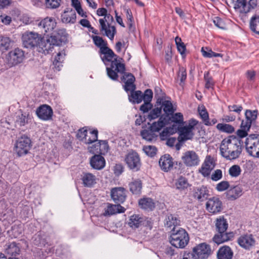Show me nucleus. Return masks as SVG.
Here are the masks:
<instances>
[{"instance_id": "obj_31", "label": "nucleus", "mask_w": 259, "mask_h": 259, "mask_svg": "<svg viewBox=\"0 0 259 259\" xmlns=\"http://www.w3.org/2000/svg\"><path fill=\"white\" fill-rule=\"evenodd\" d=\"M5 252L9 255L16 256L19 254L20 248L15 242H9L5 245Z\"/></svg>"}, {"instance_id": "obj_51", "label": "nucleus", "mask_w": 259, "mask_h": 259, "mask_svg": "<svg viewBox=\"0 0 259 259\" xmlns=\"http://www.w3.org/2000/svg\"><path fill=\"white\" fill-rule=\"evenodd\" d=\"M98 131L94 130L89 133L90 135H88L87 139L84 141V143L90 144L95 142L96 143L98 142Z\"/></svg>"}, {"instance_id": "obj_15", "label": "nucleus", "mask_w": 259, "mask_h": 259, "mask_svg": "<svg viewBox=\"0 0 259 259\" xmlns=\"http://www.w3.org/2000/svg\"><path fill=\"white\" fill-rule=\"evenodd\" d=\"M99 22L100 32L104 35L108 37L111 40H113L114 36L116 33L115 27L108 23H106L105 19H100Z\"/></svg>"}, {"instance_id": "obj_37", "label": "nucleus", "mask_w": 259, "mask_h": 259, "mask_svg": "<svg viewBox=\"0 0 259 259\" xmlns=\"http://www.w3.org/2000/svg\"><path fill=\"white\" fill-rule=\"evenodd\" d=\"M65 54L64 50L59 52L53 61V65L56 71H60L61 67H62V62L64 61Z\"/></svg>"}, {"instance_id": "obj_54", "label": "nucleus", "mask_w": 259, "mask_h": 259, "mask_svg": "<svg viewBox=\"0 0 259 259\" xmlns=\"http://www.w3.org/2000/svg\"><path fill=\"white\" fill-rule=\"evenodd\" d=\"M143 150L147 155L150 157L154 156L157 151L156 147L152 145L144 146Z\"/></svg>"}, {"instance_id": "obj_45", "label": "nucleus", "mask_w": 259, "mask_h": 259, "mask_svg": "<svg viewBox=\"0 0 259 259\" xmlns=\"http://www.w3.org/2000/svg\"><path fill=\"white\" fill-rule=\"evenodd\" d=\"M177 128L172 125V127H167L163 129L162 132L160 133L159 136L161 140H165L171 135L176 133Z\"/></svg>"}, {"instance_id": "obj_29", "label": "nucleus", "mask_w": 259, "mask_h": 259, "mask_svg": "<svg viewBox=\"0 0 259 259\" xmlns=\"http://www.w3.org/2000/svg\"><path fill=\"white\" fill-rule=\"evenodd\" d=\"M180 221L175 214H167L164 219V225L165 227L171 229L172 232L175 227L180 225Z\"/></svg>"}, {"instance_id": "obj_39", "label": "nucleus", "mask_w": 259, "mask_h": 259, "mask_svg": "<svg viewBox=\"0 0 259 259\" xmlns=\"http://www.w3.org/2000/svg\"><path fill=\"white\" fill-rule=\"evenodd\" d=\"M166 124V119L160 117L157 122H154L149 126L155 133L160 131Z\"/></svg>"}, {"instance_id": "obj_55", "label": "nucleus", "mask_w": 259, "mask_h": 259, "mask_svg": "<svg viewBox=\"0 0 259 259\" xmlns=\"http://www.w3.org/2000/svg\"><path fill=\"white\" fill-rule=\"evenodd\" d=\"M241 172L240 167L238 165H233L229 169V174L232 177L239 176Z\"/></svg>"}, {"instance_id": "obj_20", "label": "nucleus", "mask_w": 259, "mask_h": 259, "mask_svg": "<svg viewBox=\"0 0 259 259\" xmlns=\"http://www.w3.org/2000/svg\"><path fill=\"white\" fill-rule=\"evenodd\" d=\"M108 148V142L106 141H98L95 144L89 147L88 149L90 152L92 153L104 154L107 152Z\"/></svg>"}, {"instance_id": "obj_57", "label": "nucleus", "mask_w": 259, "mask_h": 259, "mask_svg": "<svg viewBox=\"0 0 259 259\" xmlns=\"http://www.w3.org/2000/svg\"><path fill=\"white\" fill-rule=\"evenodd\" d=\"M61 0H45L46 7L49 9H56L60 6Z\"/></svg>"}, {"instance_id": "obj_63", "label": "nucleus", "mask_w": 259, "mask_h": 259, "mask_svg": "<svg viewBox=\"0 0 259 259\" xmlns=\"http://www.w3.org/2000/svg\"><path fill=\"white\" fill-rule=\"evenodd\" d=\"M77 136L80 141L84 143V141L88 137V131L87 130H84V128L79 130L77 134Z\"/></svg>"}, {"instance_id": "obj_11", "label": "nucleus", "mask_w": 259, "mask_h": 259, "mask_svg": "<svg viewBox=\"0 0 259 259\" xmlns=\"http://www.w3.org/2000/svg\"><path fill=\"white\" fill-rule=\"evenodd\" d=\"M31 143V140L27 136L22 135L16 142L15 151L19 156L27 154L30 149Z\"/></svg>"}, {"instance_id": "obj_47", "label": "nucleus", "mask_w": 259, "mask_h": 259, "mask_svg": "<svg viewBox=\"0 0 259 259\" xmlns=\"http://www.w3.org/2000/svg\"><path fill=\"white\" fill-rule=\"evenodd\" d=\"M216 127L220 132L223 133L231 134L235 131V128L232 125L227 123H218Z\"/></svg>"}, {"instance_id": "obj_12", "label": "nucleus", "mask_w": 259, "mask_h": 259, "mask_svg": "<svg viewBox=\"0 0 259 259\" xmlns=\"http://www.w3.org/2000/svg\"><path fill=\"white\" fill-rule=\"evenodd\" d=\"M125 161L130 169L135 171L140 169L141 162L140 156L136 152H130L125 156Z\"/></svg>"}, {"instance_id": "obj_2", "label": "nucleus", "mask_w": 259, "mask_h": 259, "mask_svg": "<svg viewBox=\"0 0 259 259\" xmlns=\"http://www.w3.org/2000/svg\"><path fill=\"white\" fill-rule=\"evenodd\" d=\"M221 155L228 160L238 158L242 151L240 140L234 136L224 139L220 146Z\"/></svg>"}, {"instance_id": "obj_34", "label": "nucleus", "mask_w": 259, "mask_h": 259, "mask_svg": "<svg viewBox=\"0 0 259 259\" xmlns=\"http://www.w3.org/2000/svg\"><path fill=\"white\" fill-rule=\"evenodd\" d=\"M130 191L135 195H139L141 192L142 183L140 179L133 180L128 184Z\"/></svg>"}, {"instance_id": "obj_33", "label": "nucleus", "mask_w": 259, "mask_h": 259, "mask_svg": "<svg viewBox=\"0 0 259 259\" xmlns=\"http://www.w3.org/2000/svg\"><path fill=\"white\" fill-rule=\"evenodd\" d=\"M242 190L239 186L231 188L226 193L227 198L229 200H234L242 195Z\"/></svg>"}, {"instance_id": "obj_30", "label": "nucleus", "mask_w": 259, "mask_h": 259, "mask_svg": "<svg viewBox=\"0 0 259 259\" xmlns=\"http://www.w3.org/2000/svg\"><path fill=\"white\" fill-rule=\"evenodd\" d=\"M233 252L228 246H223L219 248L217 252L218 259H232Z\"/></svg>"}, {"instance_id": "obj_44", "label": "nucleus", "mask_w": 259, "mask_h": 259, "mask_svg": "<svg viewBox=\"0 0 259 259\" xmlns=\"http://www.w3.org/2000/svg\"><path fill=\"white\" fill-rule=\"evenodd\" d=\"M12 40L11 39L5 35H0V49L3 51H7L11 45Z\"/></svg>"}, {"instance_id": "obj_32", "label": "nucleus", "mask_w": 259, "mask_h": 259, "mask_svg": "<svg viewBox=\"0 0 259 259\" xmlns=\"http://www.w3.org/2000/svg\"><path fill=\"white\" fill-rule=\"evenodd\" d=\"M91 166L96 169H102L105 164V161L103 156L100 155H95L90 160Z\"/></svg>"}, {"instance_id": "obj_13", "label": "nucleus", "mask_w": 259, "mask_h": 259, "mask_svg": "<svg viewBox=\"0 0 259 259\" xmlns=\"http://www.w3.org/2000/svg\"><path fill=\"white\" fill-rule=\"evenodd\" d=\"M7 58L9 64L15 66L23 61L25 58L24 52L19 48H15L8 53Z\"/></svg>"}, {"instance_id": "obj_6", "label": "nucleus", "mask_w": 259, "mask_h": 259, "mask_svg": "<svg viewBox=\"0 0 259 259\" xmlns=\"http://www.w3.org/2000/svg\"><path fill=\"white\" fill-rule=\"evenodd\" d=\"M67 33L64 29H60L57 30L56 33L53 32V34L46 39V46H45L47 52L51 50L54 46H59L66 38Z\"/></svg>"}, {"instance_id": "obj_41", "label": "nucleus", "mask_w": 259, "mask_h": 259, "mask_svg": "<svg viewBox=\"0 0 259 259\" xmlns=\"http://www.w3.org/2000/svg\"><path fill=\"white\" fill-rule=\"evenodd\" d=\"M139 204L142 208L152 210L154 208V203L151 198H146L141 199L139 201Z\"/></svg>"}, {"instance_id": "obj_28", "label": "nucleus", "mask_w": 259, "mask_h": 259, "mask_svg": "<svg viewBox=\"0 0 259 259\" xmlns=\"http://www.w3.org/2000/svg\"><path fill=\"white\" fill-rule=\"evenodd\" d=\"M76 15L74 10L66 8L61 15V20L63 23H74L76 21Z\"/></svg>"}, {"instance_id": "obj_36", "label": "nucleus", "mask_w": 259, "mask_h": 259, "mask_svg": "<svg viewBox=\"0 0 259 259\" xmlns=\"http://www.w3.org/2000/svg\"><path fill=\"white\" fill-rule=\"evenodd\" d=\"M81 179L85 187H91L96 183V176L91 173L84 174Z\"/></svg>"}, {"instance_id": "obj_1", "label": "nucleus", "mask_w": 259, "mask_h": 259, "mask_svg": "<svg viewBox=\"0 0 259 259\" xmlns=\"http://www.w3.org/2000/svg\"><path fill=\"white\" fill-rule=\"evenodd\" d=\"M99 53L106 65L111 63L110 67H106L108 77L113 80H117L118 77L117 73H123L125 71V65L121 63L122 59L108 47L99 50Z\"/></svg>"}, {"instance_id": "obj_53", "label": "nucleus", "mask_w": 259, "mask_h": 259, "mask_svg": "<svg viewBox=\"0 0 259 259\" xmlns=\"http://www.w3.org/2000/svg\"><path fill=\"white\" fill-rule=\"evenodd\" d=\"M161 114V107H157L153 109L150 112L148 118L150 120H152L153 119H155L158 118Z\"/></svg>"}, {"instance_id": "obj_24", "label": "nucleus", "mask_w": 259, "mask_h": 259, "mask_svg": "<svg viewBox=\"0 0 259 259\" xmlns=\"http://www.w3.org/2000/svg\"><path fill=\"white\" fill-rule=\"evenodd\" d=\"M214 166L215 163L213 159L210 156H208L206 157L204 163L199 169V171L204 177H207L209 175L210 171L214 168Z\"/></svg>"}, {"instance_id": "obj_14", "label": "nucleus", "mask_w": 259, "mask_h": 259, "mask_svg": "<svg viewBox=\"0 0 259 259\" xmlns=\"http://www.w3.org/2000/svg\"><path fill=\"white\" fill-rule=\"evenodd\" d=\"M181 158L184 164L187 167L197 166L200 163L199 156L194 151L185 152L183 153Z\"/></svg>"}, {"instance_id": "obj_27", "label": "nucleus", "mask_w": 259, "mask_h": 259, "mask_svg": "<svg viewBox=\"0 0 259 259\" xmlns=\"http://www.w3.org/2000/svg\"><path fill=\"white\" fill-rule=\"evenodd\" d=\"M125 209L120 204H112L108 203L103 215L105 217L110 216L116 213H123Z\"/></svg>"}, {"instance_id": "obj_3", "label": "nucleus", "mask_w": 259, "mask_h": 259, "mask_svg": "<svg viewBox=\"0 0 259 259\" xmlns=\"http://www.w3.org/2000/svg\"><path fill=\"white\" fill-rule=\"evenodd\" d=\"M218 233L213 237V241L218 244L230 240L234 237L232 232H227L228 224L224 217H220L215 221Z\"/></svg>"}, {"instance_id": "obj_40", "label": "nucleus", "mask_w": 259, "mask_h": 259, "mask_svg": "<svg viewBox=\"0 0 259 259\" xmlns=\"http://www.w3.org/2000/svg\"><path fill=\"white\" fill-rule=\"evenodd\" d=\"M131 94L128 95L130 102L139 104L142 101V92L140 91H130Z\"/></svg>"}, {"instance_id": "obj_21", "label": "nucleus", "mask_w": 259, "mask_h": 259, "mask_svg": "<svg viewBox=\"0 0 259 259\" xmlns=\"http://www.w3.org/2000/svg\"><path fill=\"white\" fill-rule=\"evenodd\" d=\"M124 73L122 77L121 80L124 82V89L126 92L133 91L136 89V85L134 84L135 78L134 76L130 73Z\"/></svg>"}, {"instance_id": "obj_58", "label": "nucleus", "mask_w": 259, "mask_h": 259, "mask_svg": "<svg viewBox=\"0 0 259 259\" xmlns=\"http://www.w3.org/2000/svg\"><path fill=\"white\" fill-rule=\"evenodd\" d=\"M125 11L127 20V25L129 29H132L134 24V18L133 17L132 13L131 10L129 9H125Z\"/></svg>"}, {"instance_id": "obj_23", "label": "nucleus", "mask_w": 259, "mask_h": 259, "mask_svg": "<svg viewBox=\"0 0 259 259\" xmlns=\"http://www.w3.org/2000/svg\"><path fill=\"white\" fill-rule=\"evenodd\" d=\"M159 165L162 170L167 172L173 167V159L169 154H165L159 159Z\"/></svg>"}, {"instance_id": "obj_60", "label": "nucleus", "mask_w": 259, "mask_h": 259, "mask_svg": "<svg viewBox=\"0 0 259 259\" xmlns=\"http://www.w3.org/2000/svg\"><path fill=\"white\" fill-rule=\"evenodd\" d=\"M171 121L178 124H183V115L181 113H176L173 114L171 116Z\"/></svg>"}, {"instance_id": "obj_46", "label": "nucleus", "mask_w": 259, "mask_h": 259, "mask_svg": "<svg viewBox=\"0 0 259 259\" xmlns=\"http://www.w3.org/2000/svg\"><path fill=\"white\" fill-rule=\"evenodd\" d=\"M160 107H161V108H162L163 111L167 115L172 114L176 110V109L174 108L171 102L167 100L163 101Z\"/></svg>"}, {"instance_id": "obj_25", "label": "nucleus", "mask_w": 259, "mask_h": 259, "mask_svg": "<svg viewBox=\"0 0 259 259\" xmlns=\"http://www.w3.org/2000/svg\"><path fill=\"white\" fill-rule=\"evenodd\" d=\"M193 196L199 201H203L206 200L209 196V190L204 186L194 188Z\"/></svg>"}, {"instance_id": "obj_10", "label": "nucleus", "mask_w": 259, "mask_h": 259, "mask_svg": "<svg viewBox=\"0 0 259 259\" xmlns=\"http://www.w3.org/2000/svg\"><path fill=\"white\" fill-rule=\"evenodd\" d=\"M198 121L194 119L189 121L188 125L179 127L178 131L180 133L178 139L180 142H184L188 140H191L194 136L193 130L194 126L197 124Z\"/></svg>"}, {"instance_id": "obj_61", "label": "nucleus", "mask_w": 259, "mask_h": 259, "mask_svg": "<svg viewBox=\"0 0 259 259\" xmlns=\"http://www.w3.org/2000/svg\"><path fill=\"white\" fill-rule=\"evenodd\" d=\"M153 97V92L151 90H146L144 94H142V101L144 102H150Z\"/></svg>"}, {"instance_id": "obj_5", "label": "nucleus", "mask_w": 259, "mask_h": 259, "mask_svg": "<svg viewBox=\"0 0 259 259\" xmlns=\"http://www.w3.org/2000/svg\"><path fill=\"white\" fill-rule=\"evenodd\" d=\"M189 236L185 230L179 228L174 230L170 235V243L176 248H184L188 244Z\"/></svg>"}, {"instance_id": "obj_62", "label": "nucleus", "mask_w": 259, "mask_h": 259, "mask_svg": "<svg viewBox=\"0 0 259 259\" xmlns=\"http://www.w3.org/2000/svg\"><path fill=\"white\" fill-rule=\"evenodd\" d=\"M213 22L217 27L222 29H224L225 28V23L221 18L219 17H215L213 20Z\"/></svg>"}, {"instance_id": "obj_4", "label": "nucleus", "mask_w": 259, "mask_h": 259, "mask_svg": "<svg viewBox=\"0 0 259 259\" xmlns=\"http://www.w3.org/2000/svg\"><path fill=\"white\" fill-rule=\"evenodd\" d=\"M22 40L24 47L26 48H33L38 46L44 52L47 51L46 47L41 46V44L46 46V39H42L41 35L37 33L25 32L22 35Z\"/></svg>"}, {"instance_id": "obj_22", "label": "nucleus", "mask_w": 259, "mask_h": 259, "mask_svg": "<svg viewBox=\"0 0 259 259\" xmlns=\"http://www.w3.org/2000/svg\"><path fill=\"white\" fill-rule=\"evenodd\" d=\"M36 114L38 117L44 120H48L51 119L53 115V110L51 107L47 105L40 106L36 110Z\"/></svg>"}, {"instance_id": "obj_7", "label": "nucleus", "mask_w": 259, "mask_h": 259, "mask_svg": "<svg viewBox=\"0 0 259 259\" xmlns=\"http://www.w3.org/2000/svg\"><path fill=\"white\" fill-rule=\"evenodd\" d=\"M247 153L254 158H259V136L251 135L245 141Z\"/></svg>"}, {"instance_id": "obj_43", "label": "nucleus", "mask_w": 259, "mask_h": 259, "mask_svg": "<svg viewBox=\"0 0 259 259\" xmlns=\"http://www.w3.org/2000/svg\"><path fill=\"white\" fill-rule=\"evenodd\" d=\"M249 24L251 31L259 35V15L252 17Z\"/></svg>"}, {"instance_id": "obj_64", "label": "nucleus", "mask_w": 259, "mask_h": 259, "mask_svg": "<svg viewBox=\"0 0 259 259\" xmlns=\"http://www.w3.org/2000/svg\"><path fill=\"white\" fill-rule=\"evenodd\" d=\"M222 171L221 169H217L212 174L211 179L214 181H218L222 178Z\"/></svg>"}, {"instance_id": "obj_56", "label": "nucleus", "mask_w": 259, "mask_h": 259, "mask_svg": "<svg viewBox=\"0 0 259 259\" xmlns=\"http://www.w3.org/2000/svg\"><path fill=\"white\" fill-rule=\"evenodd\" d=\"M204 78L205 82V87L207 89L213 88L214 82L208 72L204 73Z\"/></svg>"}, {"instance_id": "obj_50", "label": "nucleus", "mask_w": 259, "mask_h": 259, "mask_svg": "<svg viewBox=\"0 0 259 259\" xmlns=\"http://www.w3.org/2000/svg\"><path fill=\"white\" fill-rule=\"evenodd\" d=\"M176 186L178 189L184 190L189 186V183L186 178L180 177L176 182Z\"/></svg>"}, {"instance_id": "obj_18", "label": "nucleus", "mask_w": 259, "mask_h": 259, "mask_svg": "<svg viewBox=\"0 0 259 259\" xmlns=\"http://www.w3.org/2000/svg\"><path fill=\"white\" fill-rule=\"evenodd\" d=\"M237 242L239 245L245 249H250L255 245V240L252 234H244L240 236Z\"/></svg>"}, {"instance_id": "obj_19", "label": "nucleus", "mask_w": 259, "mask_h": 259, "mask_svg": "<svg viewBox=\"0 0 259 259\" xmlns=\"http://www.w3.org/2000/svg\"><path fill=\"white\" fill-rule=\"evenodd\" d=\"M38 25L42 28L45 32L51 33L52 34L56 27L57 22L55 18L47 17L39 22Z\"/></svg>"}, {"instance_id": "obj_9", "label": "nucleus", "mask_w": 259, "mask_h": 259, "mask_svg": "<svg viewBox=\"0 0 259 259\" xmlns=\"http://www.w3.org/2000/svg\"><path fill=\"white\" fill-rule=\"evenodd\" d=\"M212 252L209 245L206 243H201L193 248L192 256L194 259H207Z\"/></svg>"}, {"instance_id": "obj_49", "label": "nucleus", "mask_w": 259, "mask_h": 259, "mask_svg": "<svg viewBox=\"0 0 259 259\" xmlns=\"http://www.w3.org/2000/svg\"><path fill=\"white\" fill-rule=\"evenodd\" d=\"M257 113L258 111L257 110H251L247 109L245 112V118L252 123L255 121L257 117Z\"/></svg>"}, {"instance_id": "obj_17", "label": "nucleus", "mask_w": 259, "mask_h": 259, "mask_svg": "<svg viewBox=\"0 0 259 259\" xmlns=\"http://www.w3.org/2000/svg\"><path fill=\"white\" fill-rule=\"evenodd\" d=\"M126 192L123 187H115L111 190V197L115 203H122L126 199Z\"/></svg>"}, {"instance_id": "obj_42", "label": "nucleus", "mask_w": 259, "mask_h": 259, "mask_svg": "<svg viewBox=\"0 0 259 259\" xmlns=\"http://www.w3.org/2000/svg\"><path fill=\"white\" fill-rule=\"evenodd\" d=\"M92 38L95 45L101 50L103 48L108 47V43L107 41L103 39V38L98 35H92Z\"/></svg>"}, {"instance_id": "obj_59", "label": "nucleus", "mask_w": 259, "mask_h": 259, "mask_svg": "<svg viewBox=\"0 0 259 259\" xmlns=\"http://www.w3.org/2000/svg\"><path fill=\"white\" fill-rule=\"evenodd\" d=\"M230 185L228 181H223L219 183L215 187V189L219 192H222L227 190Z\"/></svg>"}, {"instance_id": "obj_26", "label": "nucleus", "mask_w": 259, "mask_h": 259, "mask_svg": "<svg viewBox=\"0 0 259 259\" xmlns=\"http://www.w3.org/2000/svg\"><path fill=\"white\" fill-rule=\"evenodd\" d=\"M31 120V117L29 113H21L16 115L15 118V126L20 128L28 124Z\"/></svg>"}, {"instance_id": "obj_8", "label": "nucleus", "mask_w": 259, "mask_h": 259, "mask_svg": "<svg viewBox=\"0 0 259 259\" xmlns=\"http://www.w3.org/2000/svg\"><path fill=\"white\" fill-rule=\"evenodd\" d=\"M232 5L236 12L244 14L256 6V0H232Z\"/></svg>"}, {"instance_id": "obj_52", "label": "nucleus", "mask_w": 259, "mask_h": 259, "mask_svg": "<svg viewBox=\"0 0 259 259\" xmlns=\"http://www.w3.org/2000/svg\"><path fill=\"white\" fill-rule=\"evenodd\" d=\"M175 42L178 51L182 55H184L185 54L186 48L184 43L182 41L181 38L179 36H177L175 38Z\"/></svg>"}, {"instance_id": "obj_16", "label": "nucleus", "mask_w": 259, "mask_h": 259, "mask_svg": "<svg viewBox=\"0 0 259 259\" xmlns=\"http://www.w3.org/2000/svg\"><path fill=\"white\" fill-rule=\"evenodd\" d=\"M206 207L207 210L212 213H219L223 209L222 201L219 198L215 197H212L208 200Z\"/></svg>"}, {"instance_id": "obj_35", "label": "nucleus", "mask_w": 259, "mask_h": 259, "mask_svg": "<svg viewBox=\"0 0 259 259\" xmlns=\"http://www.w3.org/2000/svg\"><path fill=\"white\" fill-rule=\"evenodd\" d=\"M144 220V218L140 215L133 214L130 218L128 225L132 228H138L142 225Z\"/></svg>"}, {"instance_id": "obj_48", "label": "nucleus", "mask_w": 259, "mask_h": 259, "mask_svg": "<svg viewBox=\"0 0 259 259\" xmlns=\"http://www.w3.org/2000/svg\"><path fill=\"white\" fill-rule=\"evenodd\" d=\"M201 51L203 57L206 58L223 57L222 54L213 52L211 49L207 47H202Z\"/></svg>"}, {"instance_id": "obj_38", "label": "nucleus", "mask_w": 259, "mask_h": 259, "mask_svg": "<svg viewBox=\"0 0 259 259\" xmlns=\"http://www.w3.org/2000/svg\"><path fill=\"white\" fill-rule=\"evenodd\" d=\"M141 135L142 138L147 141H152L155 140L157 137V135L149 127L147 129H145L141 132Z\"/></svg>"}]
</instances>
